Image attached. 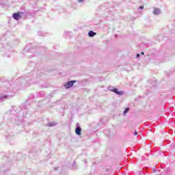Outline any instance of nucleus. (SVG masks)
Returning a JSON list of instances; mask_svg holds the SVG:
<instances>
[{
	"mask_svg": "<svg viewBox=\"0 0 175 175\" xmlns=\"http://www.w3.org/2000/svg\"><path fill=\"white\" fill-rule=\"evenodd\" d=\"M76 83V81H68L65 85L64 87L65 88L68 89V88H70V87H73V84Z\"/></svg>",
	"mask_w": 175,
	"mask_h": 175,
	"instance_id": "f257e3e1",
	"label": "nucleus"
},
{
	"mask_svg": "<svg viewBox=\"0 0 175 175\" xmlns=\"http://www.w3.org/2000/svg\"><path fill=\"white\" fill-rule=\"evenodd\" d=\"M12 17L15 20H18L19 18H21V15L20 14V12L14 13Z\"/></svg>",
	"mask_w": 175,
	"mask_h": 175,
	"instance_id": "f03ea898",
	"label": "nucleus"
},
{
	"mask_svg": "<svg viewBox=\"0 0 175 175\" xmlns=\"http://www.w3.org/2000/svg\"><path fill=\"white\" fill-rule=\"evenodd\" d=\"M111 91L112 92H115V94H117V95H122L124 94L122 91H118L117 88H113Z\"/></svg>",
	"mask_w": 175,
	"mask_h": 175,
	"instance_id": "7ed1b4c3",
	"label": "nucleus"
},
{
	"mask_svg": "<svg viewBox=\"0 0 175 175\" xmlns=\"http://www.w3.org/2000/svg\"><path fill=\"white\" fill-rule=\"evenodd\" d=\"M76 135H78V136H80L81 135V129L80 127H77L75 130Z\"/></svg>",
	"mask_w": 175,
	"mask_h": 175,
	"instance_id": "20e7f679",
	"label": "nucleus"
},
{
	"mask_svg": "<svg viewBox=\"0 0 175 175\" xmlns=\"http://www.w3.org/2000/svg\"><path fill=\"white\" fill-rule=\"evenodd\" d=\"M88 35L90 38H92L96 35V33L94 32L93 31H90Z\"/></svg>",
	"mask_w": 175,
	"mask_h": 175,
	"instance_id": "39448f33",
	"label": "nucleus"
},
{
	"mask_svg": "<svg viewBox=\"0 0 175 175\" xmlns=\"http://www.w3.org/2000/svg\"><path fill=\"white\" fill-rule=\"evenodd\" d=\"M161 13V10L159 8H156L154 10V14H159Z\"/></svg>",
	"mask_w": 175,
	"mask_h": 175,
	"instance_id": "423d86ee",
	"label": "nucleus"
},
{
	"mask_svg": "<svg viewBox=\"0 0 175 175\" xmlns=\"http://www.w3.org/2000/svg\"><path fill=\"white\" fill-rule=\"evenodd\" d=\"M128 111H129V108H126L125 109H124V113H128Z\"/></svg>",
	"mask_w": 175,
	"mask_h": 175,
	"instance_id": "0eeeda50",
	"label": "nucleus"
},
{
	"mask_svg": "<svg viewBox=\"0 0 175 175\" xmlns=\"http://www.w3.org/2000/svg\"><path fill=\"white\" fill-rule=\"evenodd\" d=\"M139 9H144V5H141V6L139 7Z\"/></svg>",
	"mask_w": 175,
	"mask_h": 175,
	"instance_id": "6e6552de",
	"label": "nucleus"
},
{
	"mask_svg": "<svg viewBox=\"0 0 175 175\" xmlns=\"http://www.w3.org/2000/svg\"><path fill=\"white\" fill-rule=\"evenodd\" d=\"M134 135H135V136H137V135H138L137 131H135V132H134Z\"/></svg>",
	"mask_w": 175,
	"mask_h": 175,
	"instance_id": "1a4fd4ad",
	"label": "nucleus"
},
{
	"mask_svg": "<svg viewBox=\"0 0 175 175\" xmlns=\"http://www.w3.org/2000/svg\"><path fill=\"white\" fill-rule=\"evenodd\" d=\"M139 57H140L139 54H137V58H139Z\"/></svg>",
	"mask_w": 175,
	"mask_h": 175,
	"instance_id": "9d476101",
	"label": "nucleus"
},
{
	"mask_svg": "<svg viewBox=\"0 0 175 175\" xmlns=\"http://www.w3.org/2000/svg\"><path fill=\"white\" fill-rule=\"evenodd\" d=\"M142 55H144V52L141 53Z\"/></svg>",
	"mask_w": 175,
	"mask_h": 175,
	"instance_id": "9b49d317",
	"label": "nucleus"
},
{
	"mask_svg": "<svg viewBox=\"0 0 175 175\" xmlns=\"http://www.w3.org/2000/svg\"><path fill=\"white\" fill-rule=\"evenodd\" d=\"M84 0H79V2H83Z\"/></svg>",
	"mask_w": 175,
	"mask_h": 175,
	"instance_id": "f8f14e48",
	"label": "nucleus"
}]
</instances>
